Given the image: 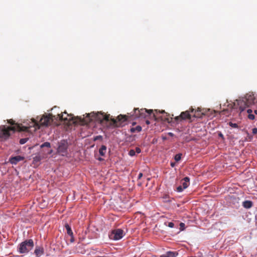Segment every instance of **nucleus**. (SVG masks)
<instances>
[{"mask_svg":"<svg viewBox=\"0 0 257 257\" xmlns=\"http://www.w3.org/2000/svg\"><path fill=\"white\" fill-rule=\"evenodd\" d=\"M219 135L220 137H223V135L221 133H220Z\"/></svg>","mask_w":257,"mask_h":257,"instance_id":"obj_37","label":"nucleus"},{"mask_svg":"<svg viewBox=\"0 0 257 257\" xmlns=\"http://www.w3.org/2000/svg\"><path fill=\"white\" fill-rule=\"evenodd\" d=\"M252 112V111L251 109H248L247 110V112L248 114L247 117L250 120H253L255 118L254 115L251 114Z\"/></svg>","mask_w":257,"mask_h":257,"instance_id":"obj_19","label":"nucleus"},{"mask_svg":"<svg viewBox=\"0 0 257 257\" xmlns=\"http://www.w3.org/2000/svg\"><path fill=\"white\" fill-rule=\"evenodd\" d=\"M177 253L173 251H168L165 254L160 255V257H176Z\"/></svg>","mask_w":257,"mask_h":257,"instance_id":"obj_14","label":"nucleus"},{"mask_svg":"<svg viewBox=\"0 0 257 257\" xmlns=\"http://www.w3.org/2000/svg\"><path fill=\"white\" fill-rule=\"evenodd\" d=\"M58 119L60 121L64 120V121L68 122L72 121L73 123H80L81 124H84V123L90 120L84 119V118H82L79 116L75 117L73 114H69L65 111L63 112V114H58L57 116L51 114L43 115L40 118L39 122L33 118L29 124V127H30V130L32 132L39 129L41 126H48L54 120H57Z\"/></svg>","mask_w":257,"mask_h":257,"instance_id":"obj_1","label":"nucleus"},{"mask_svg":"<svg viewBox=\"0 0 257 257\" xmlns=\"http://www.w3.org/2000/svg\"><path fill=\"white\" fill-rule=\"evenodd\" d=\"M99 161H103V159H101V158H99Z\"/></svg>","mask_w":257,"mask_h":257,"instance_id":"obj_38","label":"nucleus"},{"mask_svg":"<svg viewBox=\"0 0 257 257\" xmlns=\"http://www.w3.org/2000/svg\"><path fill=\"white\" fill-rule=\"evenodd\" d=\"M12 163V164H17V162H14V161H13V162H11Z\"/></svg>","mask_w":257,"mask_h":257,"instance_id":"obj_35","label":"nucleus"},{"mask_svg":"<svg viewBox=\"0 0 257 257\" xmlns=\"http://www.w3.org/2000/svg\"><path fill=\"white\" fill-rule=\"evenodd\" d=\"M155 111L156 113L159 112L161 114H163V115L161 116H157L155 114H153V118L155 120H161L163 121H167L168 122H170L172 121V118L170 117V114L167 113L165 111V110H158L157 109H155Z\"/></svg>","mask_w":257,"mask_h":257,"instance_id":"obj_8","label":"nucleus"},{"mask_svg":"<svg viewBox=\"0 0 257 257\" xmlns=\"http://www.w3.org/2000/svg\"><path fill=\"white\" fill-rule=\"evenodd\" d=\"M135 152L136 153H137L138 154L141 153V149L140 148H139V147L136 148Z\"/></svg>","mask_w":257,"mask_h":257,"instance_id":"obj_30","label":"nucleus"},{"mask_svg":"<svg viewBox=\"0 0 257 257\" xmlns=\"http://www.w3.org/2000/svg\"><path fill=\"white\" fill-rule=\"evenodd\" d=\"M41 148L47 147L48 148H50V144L49 142H45L41 146Z\"/></svg>","mask_w":257,"mask_h":257,"instance_id":"obj_23","label":"nucleus"},{"mask_svg":"<svg viewBox=\"0 0 257 257\" xmlns=\"http://www.w3.org/2000/svg\"><path fill=\"white\" fill-rule=\"evenodd\" d=\"M183 189H184L182 186V185H180V186L177 187V190L179 192H182L183 190Z\"/></svg>","mask_w":257,"mask_h":257,"instance_id":"obj_25","label":"nucleus"},{"mask_svg":"<svg viewBox=\"0 0 257 257\" xmlns=\"http://www.w3.org/2000/svg\"><path fill=\"white\" fill-rule=\"evenodd\" d=\"M9 123L13 125V126L6 127L5 125L0 126V138L5 139H8L11 135V132L13 133L16 131L18 132H31L30 127L28 126H22L18 123H16L13 119L8 120Z\"/></svg>","mask_w":257,"mask_h":257,"instance_id":"obj_3","label":"nucleus"},{"mask_svg":"<svg viewBox=\"0 0 257 257\" xmlns=\"http://www.w3.org/2000/svg\"><path fill=\"white\" fill-rule=\"evenodd\" d=\"M254 113L256 114H257V109L254 110Z\"/></svg>","mask_w":257,"mask_h":257,"instance_id":"obj_36","label":"nucleus"},{"mask_svg":"<svg viewBox=\"0 0 257 257\" xmlns=\"http://www.w3.org/2000/svg\"><path fill=\"white\" fill-rule=\"evenodd\" d=\"M194 113L192 115L193 117L202 118L203 115H207L209 117H212L211 115L209 114V112L210 111L209 109L206 110L205 109H201L198 108L197 110H194Z\"/></svg>","mask_w":257,"mask_h":257,"instance_id":"obj_10","label":"nucleus"},{"mask_svg":"<svg viewBox=\"0 0 257 257\" xmlns=\"http://www.w3.org/2000/svg\"><path fill=\"white\" fill-rule=\"evenodd\" d=\"M153 109H147L146 108L140 109L138 108H134L133 112H132V118H145L149 117L150 118H153Z\"/></svg>","mask_w":257,"mask_h":257,"instance_id":"obj_5","label":"nucleus"},{"mask_svg":"<svg viewBox=\"0 0 257 257\" xmlns=\"http://www.w3.org/2000/svg\"><path fill=\"white\" fill-rule=\"evenodd\" d=\"M252 133L253 135H255L257 134V128L256 127H254L253 128H252Z\"/></svg>","mask_w":257,"mask_h":257,"instance_id":"obj_29","label":"nucleus"},{"mask_svg":"<svg viewBox=\"0 0 257 257\" xmlns=\"http://www.w3.org/2000/svg\"><path fill=\"white\" fill-rule=\"evenodd\" d=\"M123 236V231L121 229H117L112 231L109 235V238L113 240H119Z\"/></svg>","mask_w":257,"mask_h":257,"instance_id":"obj_9","label":"nucleus"},{"mask_svg":"<svg viewBox=\"0 0 257 257\" xmlns=\"http://www.w3.org/2000/svg\"><path fill=\"white\" fill-rule=\"evenodd\" d=\"M253 205V203L252 201L249 200H246L243 202L242 206L247 209L250 208Z\"/></svg>","mask_w":257,"mask_h":257,"instance_id":"obj_15","label":"nucleus"},{"mask_svg":"<svg viewBox=\"0 0 257 257\" xmlns=\"http://www.w3.org/2000/svg\"><path fill=\"white\" fill-rule=\"evenodd\" d=\"M190 179L188 177H185L181 180V185L184 189L187 188L189 185Z\"/></svg>","mask_w":257,"mask_h":257,"instance_id":"obj_12","label":"nucleus"},{"mask_svg":"<svg viewBox=\"0 0 257 257\" xmlns=\"http://www.w3.org/2000/svg\"><path fill=\"white\" fill-rule=\"evenodd\" d=\"M135 154H136V152L135 150H131L129 152V155L131 156H134L135 155Z\"/></svg>","mask_w":257,"mask_h":257,"instance_id":"obj_26","label":"nucleus"},{"mask_svg":"<svg viewBox=\"0 0 257 257\" xmlns=\"http://www.w3.org/2000/svg\"><path fill=\"white\" fill-rule=\"evenodd\" d=\"M24 159V158L23 157H21L20 156H17L15 157H11L10 158L9 161H22Z\"/></svg>","mask_w":257,"mask_h":257,"instance_id":"obj_17","label":"nucleus"},{"mask_svg":"<svg viewBox=\"0 0 257 257\" xmlns=\"http://www.w3.org/2000/svg\"><path fill=\"white\" fill-rule=\"evenodd\" d=\"M44 250L42 247H37L35 248L34 253L37 257H39L44 254Z\"/></svg>","mask_w":257,"mask_h":257,"instance_id":"obj_13","label":"nucleus"},{"mask_svg":"<svg viewBox=\"0 0 257 257\" xmlns=\"http://www.w3.org/2000/svg\"><path fill=\"white\" fill-rule=\"evenodd\" d=\"M146 123L147 124H149L150 123V121H149V120H147L146 121Z\"/></svg>","mask_w":257,"mask_h":257,"instance_id":"obj_34","label":"nucleus"},{"mask_svg":"<svg viewBox=\"0 0 257 257\" xmlns=\"http://www.w3.org/2000/svg\"><path fill=\"white\" fill-rule=\"evenodd\" d=\"M185 225L184 223H183V222L180 223V229L181 230H183L185 228Z\"/></svg>","mask_w":257,"mask_h":257,"instance_id":"obj_27","label":"nucleus"},{"mask_svg":"<svg viewBox=\"0 0 257 257\" xmlns=\"http://www.w3.org/2000/svg\"><path fill=\"white\" fill-rule=\"evenodd\" d=\"M182 154H176L174 157L175 161H180L181 159Z\"/></svg>","mask_w":257,"mask_h":257,"instance_id":"obj_21","label":"nucleus"},{"mask_svg":"<svg viewBox=\"0 0 257 257\" xmlns=\"http://www.w3.org/2000/svg\"><path fill=\"white\" fill-rule=\"evenodd\" d=\"M212 117L214 116V115L213 114H212Z\"/></svg>","mask_w":257,"mask_h":257,"instance_id":"obj_40","label":"nucleus"},{"mask_svg":"<svg viewBox=\"0 0 257 257\" xmlns=\"http://www.w3.org/2000/svg\"><path fill=\"white\" fill-rule=\"evenodd\" d=\"M176 162H171V167H174V166H175Z\"/></svg>","mask_w":257,"mask_h":257,"instance_id":"obj_31","label":"nucleus"},{"mask_svg":"<svg viewBox=\"0 0 257 257\" xmlns=\"http://www.w3.org/2000/svg\"><path fill=\"white\" fill-rule=\"evenodd\" d=\"M131 118H132V113H128L126 115L119 114L116 118H110L109 114H105L101 112H98L97 113H88L86 117L84 118V119L90 120L84 123V124H87L89 122L94 120H97L100 123H102L104 120L108 121L110 120L111 126L113 127H121L123 126L125 124L126 121Z\"/></svg>","mask_w":257,"mask_h":257,"instance_id":"obj_2","label":"nucleus"},{"mask_svg":"<svg viewBox=\"0 0 257 257\" xmlns=\"http://www.w3.org/2000/svg\"><path fill=\"white\" fill-rule=\"evenodd\" d=\"M228 124L229 125V126H230L231 127H232L233 128H238V124L236 123H233L232 122H229L228 123Z\"/></svg>","mask_w":257,"mask_h":257,"instance_id":"obj_22","label":"nucleus"},{"mask_svg":"<svg viewBox=\"0 0 257 257\" xmlns=\"http://www.w3.org/2000/svg\"><path fill=\"white\" fill-rule=\"evenodd\" d=\"M34 246L33 240L31 239L22 242L19 246L18 251L20 253H25L31 250Z\"/></svg>","mask_w":257,"mask_h":257,"instance_id":"obj_6","label":"nucleus"},{"mask_svg":"<svg viewBox=\"0 0 257 257\" xmlns=\"http://www.w3.org/2000/svg\"><path fill=\"white\" fill-rule=\"evenodd\" d=\"M68 148V143L66 140H62L59 143L58 148V152L62 156H65L66 154Z\"/></svg>","mask_w":257,"mask_h":257,"instance_id":"obj_11","label":"nucleus"},{"mask_svg":"<svg viewBox=\"0 0 257 257\" xmlns=\"http://www.w3.org/2000/svg\"><path fill=\"white\" fill-rule=\"evenodd\" d=\"M255 96L253 94L247 93L244 97L236 99L233 103V108L238 109L240 112L243 111L246 107H249L255 103Z\"/></svg>","mask_w":257,"mask_h":257,"instance_id":"obj_4","label":"nucleus"},{"mask_svg":"<svg viewBox=\"0 0 257 257\" xmlns=\"http://www.w3.org/2000/svg\"><path fill=\"white\" fill-rule=\"evenodd\" d=\"M143 175V174L142 173H140L138 177V179H140L142 177Z\"/></svg>","mask_w":257,"mask_h":257,"instance_id":"obj_32","label":"nucleus"},{"mask_svg":"<svg viewBox=\"0 0 257 257\" xmlns=\"http://www.w3.org/2000/svg\"><path fill=\"white\" fill-rule=\"evenodd\" d=\"M168 226L170 228H173L174 226V224L172 222H169Z\"/></svg>","mask_w":257,"mask_h":257,"instance_id":"obj_28","label":"nucleus"},{"mask_svg":"<svg viewBox=\"0 0 257 257\" xmlns=\"http://www.w3.org/2000/svg\"><path fill=\"white\" fill-rule=\"evenodd\" d=\"M65 227L67 230V234L68 235H69L70 236H73V232L71 230L70 226L68 224H66L65 225Z\"/></svg>","mask_w":257,"mask_h":257,"instance_id":"obj_18","label":"nucleus"},{"mask_svg":"<svg viewBox=\"0 0 257 257\" xmlns=\"http://www.w3.org/2000/svg\"><path fill=\"white\" fill-rule=\"evenodd\" d=\"M169 134L170 135V136L173 135V134L172 133H169Z\"/></svg>","mask_w":257,"mask_h":257,"instance_id":"obj_39","label":"nucleus"},{"mask_svg":"<svg viewBox=\"0 0 257 257\" xmlns=\"http://www.w3.org/2000/svg\"><path fill=\"white\" fill-rule=\"evenodd\" d=\"M106 147L105 146H102L99 149V153L101 156H103L106 152Z\"/></svg>","mask_w":257,"mask_h":257,"instance_id":"obj_20","label":"nucleus"},{"mask_svg":"<svg viewBox=\"0 0 257 257\" xmlns=\"http://www.w3.org/2000/svg\"><path fill=\"white\" fill-rule=\"evenodd\" d=\"M141 131H142V127L140 125H138L136 127H132L130 129V131L132 133H134L136 132L139 133V132H140Z\"/></svg>","mask_w":257,"mask_h":257,"instance_id":"obj_16","label":"nucleus"},{"mask_svg":"<svg viewBox=\"0 0 257 257\" xmlns=\"http://www.w3.org/2000/svg\"><path fill=\"white\" fill-rule=\"evenodd\" d=\"M102 137L101 136H97L95 138V140H96L97 139H99V138H101Z\"/></svg>","mask_w":257,"mask_h":257,"instance_id":"obj_33","label":"nucleus"},{"mask_svg":"<svg viewBox=\"0 0 257 257\" xmlns=\"http://www.w3.org/2000/svg\"><path fill=\"white\" fill-rule=\"evenodd\" d=\"M194 110V108H190L189 110L182 112L180 115L176 116L174 119L177 123L187 119L189 120L191 122L192 121L191 120L192 115L190 113H193Z\"/></svg>","mask_w":257,"mask_h":257,"instance_id":"obj_7","label":"nucleus"},{"mask_svg":"<svg viewBox=\"0 0 257 257\" xmlns=\"http://www.w3.org/2000/svg\"><path fill=\"white\" fill-rule=\"evenodd\" d=\"M28 139H26V138H25V139H22L20 140V143L21 144H24L25 143H26L27 142V141H28Z\"/></svg>","mask_w":257,"mask_h":257,"instance_id":"obj_24","label":"nucleus"}]
</instances>
